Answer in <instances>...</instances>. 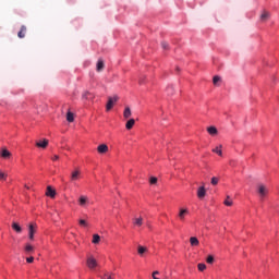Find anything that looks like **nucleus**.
<instances>
[{"label":"nucleus","mask_w":279,"mask_h":279,"mask_svg":"<svg viewBox=\"0 0 279 279\" xmlns=\"http://www.w3.org/2000/svg\"><path fill=\"white\" fill-rule=\"evenodd\" d=\"M136 123V120L134 119H130L126 124H125V128L126 130H132V128H134V124Z\"/></svg>","instance_id":"4be33fe9"},{"label":"nucleus","mask_w":279,"mask_h":279,"mask_svg":"<svg viewBox=\"0 0 279 279\" xmlns=\"http://www.w3.org/2000/svg\"><path fill=\"white\" fill-rule=\"evenodd\" d=\"M144 83H145L144 78H140V84H144Z\"/></svg>","instance_id":"79ce46f5"},{"label":"nucleus","mask_w":279,"mask_h":279,"mask_svg":"<svg viewBox=\"0 0 279 279\" xmlns=\"http://www.w3.org/2000/svg\"><path fill=\"white\" fill-rule=\"evenodd\" d=\"M133 225L136 226L137 228H141V226H143V217L134 218Z\"/></svg>","instance_id":"6ab92c4d"},{"label":"nucleus","mask_w":279,"mask_h":279,"mask_svg":"<svg viewBox=\"0 0 279 279\" xmlns=\"http://www.w3.org/2000/svg\"><path fill=\"white\" fill-rule=\"evenodd\" d=\"M25 34H27V26L22 25L20 32L17 33V37L25 38Z\"/></svg>","instance_id":"9d476101"},{"label":"nucleus","mask_w":279,"mask_h":279,"mask_svg":"<svg viewBox=\"0 0 279 279\" xmlns=\"http://www.w3.org/2000/svg\"><path fill=\"white\" fill-rule=\"evenodd\" d=\"M80 175H82L80 169L73 170L71 173V182H77V180H80Z\"/></svg>","instance_id":"20e7f679"},{"label":"nucleus","mask_w":279,"mask_h":279,"mask_svg":"<svg viewBox=\"0 0 279 279\" xmlns=\"http://www.w3.org/2000/svg\"><path fill=\"white\" fill-rule=\"evenodd\" d=\"M197 197L198 199H204L206 197V187L204 186L198 187Z\"/></svg>","instance_id":"0eeeda50"},{"label":"nucleus","mask_w":279,"mask_h":279,"mask_svg":"<svg viewBox=\"0 0 279 279\" xmlns=\"http://www.w3.org/2000/svg\"><path fill=\"white\" fill-rule=\"evenodd\" d=\"M206 263H208V265H213V263H215V257L213 255H208Z\"/></svg>","instance_id":"c756f323"},{"label":"nucleus","mask_w":279,"mask_h":279,"mask_svg":"<svg viewBox=\"0 0 279 279\" xmlns=\"http://www.w3.org/2000/svg\"><path fill=\"white\" fill-rule=\"evenodd\" d=\"M219 82H221V76H218V75L214 76V78H213V84H214L215 86H217V84H219Z\"/></svg>","instance_id":"cd10ccee"},{"label":"nucleus","mask_w":279,"mask_h":279,"mask_svg":"<svg viewBox=\"0 0 279 279\" xmlns=\"http://www.w3.org/2000/svg\"><path fill=\"white\" fill-rule=\"evenodd\" d=\"M162 49H169V44L167 41L161 43Z\"/></svg>","instance_id":"c9c22d12"},{"label":"nucleus","mask_w":279,"mask_h":279,"mask_svg":"<svg viewBox=\"0 0 279 279\" xmlns=\"http://www.w3.org/2000/svg\"><path fill=\"white\" fill-rule=\"evenodd\" d=\"M0 180H8V173L0 171Z\"/></svg>","instance_id":"2f4dec72"},{"label":"nucleus","mask_w":279,"mask_h":279,"mask_svg":"<svg viewBox=\"0 0 279 279\" xmlns=\"http://www.w3.org/2000/svg\"><path fill=\"white\" fill-rule=\"evenodd\" d=\"M117 101H119V97H117V96H114L113 98L109 97L107 106H106V110L107 111L112 110V108L114 107V104H117Z\"/></svg>","instance_id":"7ed1b4c3"},{"label":"nucleus","mask_w":279,"mask_h":279,"mask_svg":"<svg viewBox=\"0 0 279 279\" xmlns=\"http://www.w3.org/2000/svg\"><path fill=\"white\" fill-rule=\"evenodd\" d=\"M207 132L210 136H217V134H219V131L215 126L207 128Z\"/></svg>","instance_id":"4468645a"},{"label":"nucleus","mask_w":279,"mask_h":279,"mask_svg":"<svg viewBox=\"0 0 279 279\" xmlns=\"http://www.w3.org/2000/svg\"><path fill=\"white\" fill-rule=\"evenodd\" d=\"M87 267L89 269H95V267H97V259H95V257H93V256H89L87 258Z\"/></svg>","instance_id":"39448f33"},{"label":"nucleus","mask_w":279,"mask_h":279,"mask_svg":"<svg viewBox=\"0 0 279 279\" xmlns=\"http://www.w3.org/2000/svg\"><path fill=\"white\" fill-rule=\"evenodd\" d=\"M99 241H101V236H99V234H94L92 243L97 245V243H99Z\"/></svg>","instance_id":"a878e982"},{"label":"nucleus","mask_w":279,"mask_h":279,"mask_svg":"<svg viewBox=\"0 0 279 279\" xmlns=\"http://www.w3.org/2000/svg\"><path fill=\"white\" fill-rule=\"evenodd\" d=\"M37 231H38V225H36V222H31L28 225V239L31 241H34V234H36Z\"/></svg>","instance_id":"f257e3e1"},{"label":"nucleus","mask_w":279,"mask_h":279,"mask_svg":"<svg viewBox=\"0 0 279 279\" xmlns=\"http://www.w3.org/2000/svg\"><path fill=\"white\" fill-rule=\"evenodd\" d=\"M100 279H114V278H112V272L105 271L104 276H101Z\"/></svg>","instance_id":"bb28decb"},{"label":"nucleus","mask_w":279,"mask_h":279,"mask_svg":"<svg viewBox=\"0 0 279 279\" xmlns=\"http://www.w3.org/2000/svg\"><path fill=\"white\" fill-rule=\"evenodd\" d=\"M66 121H68L69 123H73V122L75 121V118H74V116H73V112L69 111V112L66 113Z\"/></svg>","instance_id":"b1692460"},{"label":"nucleus","mask_w":279,"mask_h":279,"mask_svg":"<svg viewBox=\"0 0 279 279\" xmlns=\"http://www.w3.org/2000/svg\"><path fill=\"white\" fill-rule=\"evenodd\" d=\"M211 184H213V186H217L219 184V178L213 177L211 178Z\"/></svg>","instance_id":"c85d7f7f"},{"label":"nucleus","mask_w":279,"mask_h":279,"mask_svg":"<svg viewBox=\"0 0 279 279\" xmlns=\"http://www.w3.org/2000/svg\"><path fill=\"white\" fill-rule=\"evenodd\" d=\"M78 223H80V226H88V223H86V220H84V219H81V220H78Z\"/></svg>","instance_id":"4c0bfd02"},{"label":"nucleus","mask_w":279,"mask_h":279,"mask_svg":"<svg viewBox=\"0 0 279 279\" xmlns=\"http://www.w3.org/2000/svg\"><path fill=\"white\" fill-rule=\"evenodd\" d=\"M222 147V145L217 146L216 148L213 149V153L217 154L218 156H223V151L221 150Z\"/></svg>","instance_id":"5701e85b"},{"label":"nucleus","mask_w":279,"mask_h":279,"mask_svg":"<svg viewBox=\"0 0 279 279\" xmlns=\"http://www.w3.org/2000/svg\"><path fill=\"white\" fill-rule=\"evenodd\" d=\"M51 160H53V161H56V160H60V156L54 155V156H52V157H51Z\"/></svg>","instance_id":"ea45409f"},{"label":"nucleus","mask_w":279,"mask_h":279,"mask_svg":"<svg viewBox=\"0 0 279 279\" xmlns=\"http://www.w3.org/2000/svg\"><path fill=\"white\" fill-rule=\"evenodd\" d=\"M257 193H258L259 197L263 199V198L267 197V194L269 193V189H267L265 186V184H258Z\"/></svg>","instance_id":"f03ea898"},{"label":"nucleus","mask_w":279,"mask_h":279,"mask_svg":"<svg viewBox=\"0 0 279 279\" xmlns=\"http://www.w3.org/2000/svg\"><path fill=\"white\" fill-rule=\"evenodd\" d=\"M24 250L26 254H32L34 252V246H32V244H26Z\"/></svg>","instance_id":"393cba45"},{"label":"nucleus","mask_w":279,"mask_h":279,"mask_svg":"<svg viewBox=\"0 0 279 279\" xmlns=\"http://www.w3.org/2000/svg\"><path fill=\"white\" fill-rule=\"evenodd\" d=\"M167 93H168V95H171L173 93V86H169L167 88Z\"/></svg>","instance_id":"58836bf2"},{"label":"nucleus","mask_w":279,"mask_h":279,"mask_svg":"<svg viewBox=\"0 0 279 279\" xmlns=\"http://www.w3.org/2000/svg\"><path fill=\"white\" fill-rule=\"evenodd\" d=\"M186 215H189V209L181 208L179 211V219L181 221H184V219L186 218Z\"/></svg>","instance_id":"1a4fd4ad"},{"label":"nucleus","mask_w":279,"mask_h":279,"mask_svg":"<svg viewBox=\"0 0 279 279\" xmlns=\"http://www.w3.org/2000/svg\"><path fill=\"white\" fill-rule=\"evenodd\" d=\"M46 195L48 197H56V190L51 189V185L47 186Z\"/></svg>","instance_id":"ddd939ff"},{"label":"nucleus","mask_w":279,"mask_h":279,"mask_svg":"<svg viewBox=\"0 0 279 279\" xmlns=\"http://www.w3.org/2000/svg\"><path fill=\"white\" fill-rule=\"evenodd\" d=\"M49 145V140H44L43 142H37L36 147H41V149H46V147Z\"/></svg>","instance_id":"2eb2a0df"},{"label":"nucleus","mask_w":279,"mask_h":279,"mask_svg":"<svg viewBox=\"0 0 279 279\" xmlns=\"http://www.w3.org/2000/svg\"><path fill=\"white\" fill-rule=\"evenodd\" d=\"M157 182H158V178H156V177H151L149 180L150 184H157Z\"/></svg>","instance_id":"72a5a7b5"},{"label":"nucleus","mask_w":279,"mask_h":279,"mask_svg":"<svg viewBox=\"0 0 279 279\" xmlns=\"http://www.w3.org/2000/svg\"><path fill=\"white\" fill-rule=\"evenodd\" d=\"M12 228L15 232H17V234H21V232H23V228H21V225H19L17 222H13Z\"/></svg>","instance_id":"a211bd4d"},{"label":"nucleus","mask_w":279,"mask_h":279,"mask_svg":"<svg viewBox=\"0 0 279 279\" xmlns=\"http://www.w3.org/2000/svg\"><path fill=\"white\" fill-rule=\"evenodd\" d=\"M98 154H108V145L101 144L97 147Z\"/></svg>","instance_id":"9b49d317"},{"label":"nucleus","mask_w":279,"mask_h":279,"mask_svg":"<svg viewBox=\"0 0 279 279\" xmlns=\"http://www.w3.org/2000/svg\"><path fill=\"white\" fill-rule=\"evenodd\" d=\"M123 117L124 119H130L132 117V110L130 109V107H125Z\"/></svg>","instance_id":"aec40b11"},{"label":"nucleus","mask_w":279,"mask_h":279,"mask_svg":"<svg viewBox=\"0 0 279 279\" xmlns=\"http://www.w3.org/2000/svg\"><path fill=\"white\" fill-rule=\"evenodd\" d=\"M147 252H149V250L146 246H143V245L137 246V254L140 256L144 257L145 254H147Z\"/></svg>","instance_id":"6e6552de"},{"label":"nucleus","mask_w":279,"mask_h":279,"mask_svg":"<svg viewBox=\"0 0 279 279\" xmlns=\"http://www.w3.org/2000/svg\"><path fill=\"white\" fill-rule=\"evenodd\" d=\"M271 16V14L267 11H264L260 15V21L265 23V21H269V17Z\"/></svg>","instance_id":"f3484780"},{"label":"nucleus","mask_w":279,"mask_h":279,"mask_svg":"<svg viewBox=\"0 0 279 279\" xmlns=\"http://www.w3.org/2000/svg\"><path fill=\"white\" fill-rule=\"evenodd\" d=\"M190 243H191L192 247H197V245H199V240H197L196 236H192V238H190Z\"/></svg>","instance_id":"412c9836"},{"label":"nucleus","mask_w":279,"mask_h":279,"mask_svg":"<svg viewBox=\"0 0 279 279\" xmlns=\"http://www.w3.org/2000/svg\"><path fill=\"white\" fill-rule=\"evenodd\" d=\"M26 263H34V257H32V256H31V257H27V258H26Z\"/></svg>","instance_id":"a19ab883"},{"label":"nucleus","mask_w":279,"mask_h":279,"mask_svg":"<svg viewBox=\"0 0 279 279\" xmlns=\"http://www.w3.org/2000/svg\"><path fill=\"white\" fill-rule=\"evenodd\" d=\"M105 66H106V64L104 63V60L99 59L96 64V71H98V73H101V71H104Z\"/></svg>","instance_id":"f8f14e48"},{"label":"nucleus","mask_w":279,"mask_h":279,"mask_svg":"<svg viewBox=\"0 0 279 279\" xmlns=\"http://www.w3.org/2000/svg\"><path fill=\"white\" fill-rule=\"evenodd\" d=\"M0 156H1V158H4L5 160H8V158H11L12 153H10V150H8V148H1Z\"/></svg>","instance_id":"423d86ee"},{"label":"nucleus","mask_w":279,"mask_h":279,"mask_svg":"<svg viewBox=\"0 0 279 279\" xmlns=\"http://www.w3.org/2000/svg\"><path fill=\"white\" fill-rule=\"evenodd\" d=\"M206 264H198V271H205Z\"/></svg>","instance_id":"f704fd0d"},{"label":"nucleus","mask_w":279,"mask_h":279,"mask_svg":"<svg viewBox=\"0 0 279 279\" xmlns=\"http://www.w3.org/2000/svg\"><path fill=\"white\" fill-rule=\"evenodd\" d=\"M157 276H160V271H158V270L153 271L151 278L154 279V278H156Z\"/></svg>","instance_id":"e433bc0d"},{"label":"nucleus","mask_w":279,"mask_h":279,"mask_svg":"<svg viewBox=\"0 0 279 279\" xmlns=\"http://www.w3.org/2000/svg\"><path fill=\"white\" fill-rule=\"evenodd\" d=\"M90 96H92L90 92H85L83 94V99H90Z\"/></svg>","instance_id":"473e14b6"},{"label":"nucleus","mask_w":279,"mask_h":279,"mask_svg":"<svg viewBox=\"0 0 279 279\" xmlns=\"http://www.w3.org/2000/svg\"><path fill=\"white\" fill-rule=\"evenodd\" d=\"M87 203H88V196H84V195L80 196L78 198L80 206H86Z\"/></svg>","instance_id":"dca6fc26"},{"label":"nucleus","mask_w":279,"mask_h":279,"mask_svg":"<svg viewBox=\"0 0 279 279\" xmlns=\"http://www.w3.org/2000/svg\"><path fill=\"white\" fill-rule=\"evenodd\" d=\"M225 206H232V199H230V196H227V199L223 202Z\"/></svg>","instance_id":"7c9ffc66"}]
</instances>
